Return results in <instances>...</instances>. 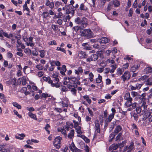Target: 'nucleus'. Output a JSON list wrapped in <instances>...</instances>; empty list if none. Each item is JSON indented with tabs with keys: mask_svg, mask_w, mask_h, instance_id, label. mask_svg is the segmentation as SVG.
<instances>
[{
	"mask_svg": "<svg viewBox=\"0 0 152 152\" xmlns=\"http://www.w3.org/2000/svg\"><path fill=\"white\" fill-rule=\"evenodd\" d=\"M13 37V34H12L10 33L8 35L7 33L5 34V37L7 38L10 39L11 37Z\"/></svg>",
	"mask_w": 152,
	"mask_h": 152,
	"instance_id": "obj_44",
	"label": "nucleus"
},
{
	"mask_svg": "<svg viewBox=\"0 0 152 152\" xmlns=\"http://www.w3.org/2000/svg\"><path fill=\"white\" fill-rule=\"evenodd\" d=\"M39 52L40 53V56L43 58L45 56V51L44 50H40L39 51Z\"/></svg>",
	"mask_w": 152,
	"mask_h": 152,
	"instance_id": "obj_52",
	"label": "nucleus"
},
{
	"mask_svg": "<svg viewBox=\"0 0 152 152\" xmlns=\"http://www.w3.org/2000/svg\"><path fill=\"white\" fill-rule=\"evenodd\" d=\"M45 5L48 6L51 9H53L54 7V3L53 2H51L49 0H46Z\"/></svg>",
	"mask_w": 152,
	"mask_h": 152,
	"instance_id": "obj_10",
	"label": "nucleus"
},
{
	"mask_svg": "<svg viewBox=\"0 0 152 152\" xmlns=\"http://www.w3.org/2000/svg\"><path fill=\"white\" fill-rule=\"evenodd\" d=\"M140 66V65L139 64H137L136 66L134 65L131 67V70L133 72H135L136 70L138 69Z\"/></svg>",
	"mask_w": 152,
	"mask_h": 152,
	"instance_id": "obj_21",
	"label": "nucleus"
},
{
	"mask_svg": "<svg viewBox=\"0 0 152 152\" xmlns=\"http://www.w3.org/2000/svg\"><path fill=\"white\" fill-rule=\"evenodd\" d=\"M114 115L113 113H111L110 114L108 117V121L110 122L111 120L113 118Z\"/></svg>",
	"mask_w": 152,
	"mask_h": 152,
	"instance_id": "obj_47",
	"label": "nucleus"
},
{
	"mask_svg": "<svg viewBox=\"0 0 152 152\" xmlns=\"http://www.w3.org/2000/svg\"><path fill=\"white\" fill-rule=\"evenodd\" d=\"M61 90L62 91H64V92H66L68 91V89L67 88H66V87L65 86H61Z\"/></svg>",
	"mask_w": 152,
	"mask_h": 152,
	"instance_id": "obj_46",
	"label": "nucleus"
},
{
	"mask_svg": "<svg viewBox=\"0 0 152 152\" xmlns=\"http://www.w3.org/2000/svg\"><path fill=\"white\" fill-rule=\"evenodd\" d=\"M58 131L61 132L62 134H64V136L65 137H66L67 136V134H66V130L65 129H64L61 128L60 130H58Z\"/></svg>",
	"mask_w": 152,
	"mask_h": 152,
	"instance_id": "obj_29",
	"label": "nucleus"
},
{
	"mask_svg": "<svg viewBox=\"0 0 152 152\" xmlns=\"http://www.w3.org/2000/svg\"><path fill=\"white\" fill-rule=\"evenodd\" d=\"M49 62L51 66L52 67H55V65L57 66H60L61 65V64L59 61H55L53 60H50Z\"/></svg>",
	"mask_w": 152,
	"mask_h": 152,
	"instance_id": "obj_11",
	"label": "nucleus"
},
{
	"mask_svg": "<svg viewBox=\"0 0 152 152\" xmlns=\"http://www.w3.org/2000/svg\"><path fill=\"white\" fill-rule=\"evenodd\" d=\"M122 135V133H119L116 137L115 141H120L123 140V138L121 136Z\"/></svg>",
	"mask_w": 152,
	"mask_h": 152,
	"instance_id": "obj_25",
	"label": "nucleus"
},
{
	"mask_svg": "<svg viewBox=\"0 0 152 152\" xmlns=\"http://www.w3.org/2000/svg\"><path fill=\"white\" fill-rule=\"evenodd\" d=\"M48 44L49 45H57V43L55 40L50 41V42H48Z\"/></svg>",
	"mask_w": 152,
	"mask_h": 152,
	"instance_id": "obj_59",
	"label": "nucleus"
},
{
	"mask_svg": "<svg viewBox=\"0 0 152 152\" xmlns=\"http://www.w3.org/2000/svg\"><path fill=\"white\" fill-rule=\"evenodd\" d=\"M83 70L81 67H79L77 69L75 70V73L77 75H79L80 73H82Z\"/></svg>",
	"mask_w": 152,
	"mask_h": 152,
	"instance_id": "obj_19",
	"label": "nucleus"
},
{
	"mask_svg": "<svg viewBox=\"0 0 152 152\" xmlns=\"http://www.w3.org/2000/svg\"><path fill=\"white\" fill-rule=\"evenodd\" d=\"M80 9L81 10H85V5L83 4H82L80 5Z\"/></svg>",
	"mask_w": 152,
	"mask_h": 152,
	"instance_id": "obj_62",
	"label": "nucleus"
},
{
	"mask_svg": "<svg viewBox=\"0 0 152 152\" xmlns=\"http://www.w3.org/2000/svg\"><path fill=\"white\" fill-rule=\"evenodd\" d=\"M51 27L54 31H56L58 29V26L57 25L52 24Z\"/></svg>",
	"mask_w": 152,
	"mask_h": 152,
	"instance_id": "obj_42",
	"label": "nucleus"
},
{
	"mask_svg": "<svg viewBox=\"0 0 152 152\" xmlns=\"http://www.w3.org/2000/svg\"><path fill=\"white\" fill-rule=\"evenodd\" d=\"M76 91L77 90L74 88H72L71 90V92L72 94L75 96L76 95Z\"/></svg>",
	"mask_w": 152,
	"mask_h": 152,
	"instance_id": "obj_43",
	"label": "nucleus"
},
{
	"mask_svg": "<svg viewBox=\"0 0 152 152\" xmlns=\"http://www.w3.org/2000/svg\"><path fill=\"white\" fill-rule=\"evenodd\" d=\"M81 19L79 17L75 19V22L77 24H80Z\"/></svg>",
	"mask_w": 152,
	"mask_h": 152,
	"instance_id": "obj_35",
	"label": "nucleus"
},
{
	"mask_svg": "<svg viewBox=\"0 0 152 152\" xmlns=\"http://www.w3.org/2000/svg\"><path fill=\"white\" fill-rule=\"evenodd\" d=\"M110 67H111L112 69L110 70V73H112L114 72L115 70L117 68V65L116 64H114L113 65H111L110 66Z\"/></svg>",
	"mask_w": 152,
	"mask_h": 152,
	"instance_id": "obj_22",
	"label": "nucleus"
},
{
	"mask_svg": "<svg viewBox=\"0 0 152 152\" xmlns=\"http://www.w3.org/2000/svg\"><path fill=\"white\" fill-rule=\"evenodd\" d=\"M117 72L118 74L121 75L122 74V70L120 68H118L117 69Z\"/></svg>",
	"mask_w": 152,
	"mask_h": 152,
	"instance_id": "obj_64",
	"label": "nucleus"
},
{
	"mask_svg": "<svg viewBox=\"0 0 152 152\" xmlns=\"http://www.w3.org/2000/svg\"><path fill=\"white\" fill-rule=\"evenodd\" d=\"M69 148L72 152H74L75 151H80V149L76 147L73 141L71 144H69Z\"/></svg>",
	"mask_w": 152,
	"mask_h": 152,
	"instance_id": "obj_7",
	"label": "nucleus"
},
{
	"mask_svg": "<svg viewBox=\"0 0 152 152\" xmlns=\"http://www.w3.org/2000/svg\"><path fill=\"white\" fill-rule=\"evenodd\" d=\"M29 116L31 118H32L35 120H37V119L36 118V116L35 115L33 114L31 112H29L28 113Z\"/></svg>",
	"mask_w": 152,
	"mask_h": 152,
	"instance_id": "obj_30",
	"label": "nucleus"
},
{
	"mask_svg": "<svg viewBox=\"0 0 152 152\" xmlns=\"http://www.w3.org/2000/svg\"><path fill=\"white\" fill-rule=\"evenodd\" d=\"M113 5L115 7H118L120 5V2L118 0H114L113 1Z\"/></svg>",
	"mask_w": 152,
	"mask_h": 152,
	"instance_id": "obj_24",
	"label": "nucleus"
},
{
	"mask_svg": "<svg viewBox=\"0 0 152 152\" xmlns=\"http://www.w3.org/2000/svg\"><path fill=\"white\" fill-rule=\"evenodd\" d=\"M33 37H30L28 38L29 42H26V44L27 46H30L33 47L34 45V44L33 43Z\"/></svg>",
	"mask_w": 152,
	"mask_h": 152,
	"instance_id": "obj_14",
	"label": "nucleus"
},
{
	"mask_svg": "<svg viewBox=\"0 0 152 152\" xmlns=\"http://www.w3.org/2000/svg\"><path fill=\"white\" fill-rule=\"evenodd\" d=\"M116 134H115L114 132H112L111 134L110 135L109 137L110 138V139L109 140V142H111L112 141V140L115 137Z\"/></svg>",
	"mask_w": 152,
	"mask_h": 152,
	"instance_id": "obj_31",
	"label": "nucleus"
},
{
	"mask_svg": "<svg viewBox=\"0 0 152 152\" xmlns=\"http://www.w3.org/2000/svg\"><path fill=\"white\" fill-rule=\"evenodd\" d=\"M23 10H26L28 12H30V10L27 7V4L26 3H25L23 6Z\"/></svg>",
	"mask_w": 152,
	"mask_h": 152,
	"instance_id": "obj_41",
	"label": "nucleus"
},
{
	"mask_svg": "<svg viewBox=\"0 0 152 152\" xmlns=\"http://www.w3.org/2000/svg\"><path fill=\"white\" fill-rule=\"evenodd\" d=\"M42 97L45 98H46L47 97H51V98H50V99H54V98L53 96H51L50 94L49 95L47 94H46V93H43L42 94Z\"/></svg>",
	"mask_w": 152,
	"mask_h": 152,
	"instance_id": "obj_28",
	"label": "nucleus"
},
{
	"mask_svg": "<svg viewBox=\"0 0 152 152\" xmlns=\"http://www.w3.org/2000/svg\"><path fill=\"white\" fill-rule=\"evenodd\" d=\"M142 86V84L137 83L135 86L130 85L129 87L131 91H133L136 89L139 90Z\"/></svg>",
	"mask_w": 152,
	"mask_h": 152,
	"instance_id": "obj_9",
	"label": "nucleus"
},
{
	"mask_svg": "<svg viewBox=\"0 0 152 152\" xmlns=\"http://www.w3.org/2000/svg\"><path fill=\"white\" fill-rule=\"evenodd\" d=\"M96 131L98 133H100V128L99 122V121L96 120L94 122Z\"/></svg>",
	"mask_w": 152,
	"mask_h": 152,
	"instance_id": "obj_12",
	"label": "nucleus"
},
{
	"mask_svg": "<svg viewBox=\"0 0 152 152\" xmlns=\"http://www.w3.org/2000/svg\"><path fill=\"white\" fill-rule=\"evenodd\" d=\"M113 7V2H110L109 3L107 9V12L109 11Z\"/></svg>",
	"mask_w": 152,
	"mask_h": 152,
	"instance_id": "obj_27",
	"label": "nucleus"
},
{
	"mask_svg": "<svg viewBox=\"0 0 152 152\" xmlns=\"http://www.w3.org/2000/svg\"><path fill=\"white\" fill-rule=\"evenodd\" d=\"M131 94L133 97L137 96L138 94V93L135 91H132L131 92Z\"/></svg>",
	"mask_w": 152,
	"mask_h": 152,
	"instance_id": "obj_55",
	"label": "nucleus"
},
{
	"mask_svg": "<svg viewBox=\"0 0 152 152\" xmlns=\"http://www.w3.org/2000/svg\"><path fill=\"white\" fill-rule=\"evenodd\" d=\"M62 138L60 136H58L55 138L53 141V145L56 149L60 148L61 143V141Z\"/></svg>",
	"mask_w": 152,
	"mask_h": 152,
	"instance_id": "obj_3",
	"label": "nucleus"
},
{
	"mask_svg": "<svg viewBox=\"0 0 152 152\" xmlns=\"http://www.w3.org/2000/svg\"><path fill=\"white\" fill-rule=\"evenodd\" d=\"M132 131H133V130L134 129H137L138 127L134 123H133L132 124Z\"/></svg>",
	"mask_w": 152,
	"mask_h": 152,
	"instance_id": "obj_53",
	"label": "nucleus"
},
{
	"mask_svg": "<svg viewBox=\"0 0 152 152\" xmlns=\"http://www.w3.org/2000/svg\"><path fill=\"white\" fill-rule=\"evenodd\" d=\"M98 41L101 44H102L108 42L110 41V39L107 37H102L101 39H99Z\"/></svg>",
	"mask_w": 152,
	"mask_h": 152,
	"instance_id": "obj_8",
	"label": "nucleus"
},
{
	"mask_svg": "<svg viewBox=\"0 0 152 152\" xmlns=\"http://www.w3.org/2000/svg\"><path fill=\"white\" fill-rule=\"evenodd\" d=\"M134 143L133 142H131L130 144V145L129 146L128 148V150L131 151L132 149L134 148Z\"/></svg>",
	"mask_w": 152,
	"mask_h": 152,
	"instance_id": "obj_37",
	"label": "nucleus"
},
{
	"mask_svg": "<svg viewBox=\"0 0 152 152\" xmlns=\"http://www.w3.org/2000/svg\"><path fill=\"white\" fill-rule=\"evenodd\" d=\"M73 122L74 123V127L76 129H77V131L80 130L81 129V127L80 126H78V122H76L75 121H74Z\"/></svg>",
	"mask_w": 152,
	"mask_h": 152,
	"instance_id": "obj_23",
	"label": "nucleus"
},
{
	"mask_svg": "<svg viewBox=\"0 0 152 152\" xmlns=\"http://www.w3.org/2000/svg\"><path fill=\"white\" fill-rule=\"evenodd\" d=\"M89 79L90 80V81L91 82H92L94 80L93 77H94V75L92 72H90L89 73Z\"/></svg>",
	"mask_w": 152,
	"mask_h": 152,
	"instance_id": "obj_38",
	"label": "nucleus"
},
{
	"mask_svg": "<svg viewBox=\"0 0 152 152\" xmlns=\"http://www.w3.org/2000/svg\"><path fill=\"white\" fill-rule=\"evenodd\" d=\"M80 24L81 26H84L85 27L87 25V19L86 18L83 17L81 18Z\"/></svg>",
	"mask_w": 152,
	"mask_h": 152,
	"instance_id": "obj_13",
	"label": "nucleus"
},
{
	"mask_svg": "<svg viewBox=\"0 0 152 152\" xmlns=\"http://www.w3.org/2000/svg\"><path fill=\"white\" fill-rule=\"evenodd\" d=\"M82 36L87 37H91L92 36V32L89 29H84L80 31Z\"/></svg>",
	"mask_w": 152,
	"mask_h": 152,
	"instance_id": "obj_2",
	"label": "nucleus"
},
{
	"mask_svg": "<svg viewBox=\"0 0 152 152\" xmlns=\"http://www.w3.org/2000/svg\"><path fill=\"white\" fill-rule=\"evenodd\" d=\"M122 129V127L120 125H118L115 128L114 132L115 134H117Z\"/></svg>",
	"mask_w": 152,
	"mask_h": 152,
	"instance_id": "obj_17",
	"label": "nucleus"
},
{
	"mask_svg": "<svg viewBox=\"0 0 152 152\" xmlns=\"http://www.w3.org/2000/svg\"><path fill=\"white\" fill-rule=\"evenodd\" d=\"M13 112L14 114L16 115L19 118H22L21 116L18 113V112L16 110H14Z\"/></svg>",
	"mask_w": 152,
	"mask_h": 152,
	"instance_id": "obj_61",
	"label": "nucleus"
},
{
	"mask_svg": "<svg viewBox=\"0 0 152 152\" xmlns=\"http://www.w3.org/2000/svg\"><path fill=\"white\" fill-rule=\"evenodd\" d=\"M48 83L51 84V85L52 87H55L56 88H58L60 87L59 83H53L52 80H50L48 82Z\"/></svg>",
	"mask_w": 152,
	"mask_h": 152,
	"instance_id": "obj_15",
	"label": "nucleus"
},
{
	"mask_svg": "<svg viewBox=\"0 0 152 152\" xmlns=\"http://www.w3.org/2000/svg\"><path fill=\"white\" fill-rule=\"evenodd\" d=\"M46 104H44L42 105L41 107H40L39 108H38L37 110L38 111H39L41 110H43L45 108H46Z\"/></svg>",
	"mask_w": 152,
	"mask_h": 152,
	"instance_id": "obj_48",
	"label": "nucleus"
},
{
	"mask_svg": "<svg viewBox=\"0 0 152 152\" xmlns=\"http://www.w3.org/2000/svg\"><path fill=\"white\" fill-rule=\"evenodd\" d=\"M42 16L44 18H47L49 16V13L47 11L44 12L42 14Z\"/></svg>",
	"mask_w": 152,
	"mask_h": 152,
	"instance_id": "obj_33",
	"label": "nucleus"
},
{
	"mask_svg": "<svg viewBox=\"0 0 152 152\" xmlns=\"http://www.w3.org/2000/svg\"><path fill=\"white\" fill-rule=\"evenodd\" d=\"M141 108L140 106L136 108V111L138 114H140L141 113Z\"/></svg>",
	"mask_w": 152,
	"mask_h": 152,
	"instance_id": "obj_49",
	"label": "nucleus"
},
{
	"mask_svg": "<svg viewBox=\"0 0 152 152\" xmlns=\"http://www.w3.org/2000/svg\"><path fill=\"white\" fill-rule=\"evenodd\" d=\"M21 81L22 82V84L23 85H25L26 84L27 82L25 77H23L22 78Z\"/></svg>",
	"mask_w": 152,
	"mask_h": 152,
	"instance_id": "obj_40",
	"label": "nucleus"
},
{
	"mask_svg": "<svg viewBox=\"0 0 152 152\" xmlns=\"http://www.w3.org/2000/svg\"><path fill=\"white\" fill-rule=\"evenodd\" d=\"M98 58V56L96 54H93L89 57L86 59V61L90 62L91 61H95Z\"/></svg>",
	"mask_w": 152,
	"mask_h": 152,
	"instance_id": "obj_6",
	"label": "nucleus"
},
{
	"mask_svg": "<svg viewBox=\"0 0 152 152\" xmlns=\"http://www.w3.org/2000/svg\"><path fill=\"white\" fill-rule=\"evenodd\" d=\"M124 99L125 100H126L125 104V105L128 107H131L133 99L131 97L130 94L129 92H127L125 94Z\"/></svg>",
	"mask_w": 152,
	"mask_h": 152,
	"instance_id": "obj_1",
	"label": "nucleus"
},
{
	"mask_svg": "<svg viewBox=\"0 0 152 152\" xmlns=\"http://www.w3.org/2000/svg\"><path fill=\"white\" fill-rule=\"evenodd\" d=\"M107 61L108 62L110 63L111 64H113L115 63V61L113 59H108L107 60Z\"/></svg>",
	"mask_w": 152,
	"mask_h": 152,
	"instance_id": "obj_60",
	"label": "nucleus"
},
{
	"mask_svg": "<svg viewBox=\"0 0 152 152\" xmlns=\"http://www.w3.org/2000/svg\"><path fill=\"white\" fill-rule=\"evenodd\" d=\"M80 80V77H77L76 78L75 77H72V76L70 77H68V80L69 81H71L72 83L74 84H77L80 85V82L79 81Z\"/></svg>",
	"mask_w": 152,
	"mask_h": 152,
	"instance_id": "obj_4",
	"label": "nucleus"
},
{
	"mask_svg": "<svg viewBox=\"0 0 152 152\" xmlns=\"http://www.w3.org/2000/svg\"><path fill=\"white\" fill-rule=\"evenodd\" d=\"M118 148V145L115 144L111 145L109 147V150L110 151H114L117 149Z\"/></svg>",
	"mask_w": 152,
	"mask_h": 152,
	"instance_id": "obj_16",
	"label": "nucleus"
},
{
	"mask_svg": "<svg viewBox=\"0 0 152 152\" xmlns=\"http://www.w3.org/2000/svg\"><path fill=\"white\" fill-rule=\"evenodd\" d=\"M152 71V68L150 67H148L145 68L144 69V72L147 74L151 73Z\"/></svg>",
	"mask_w": 152,
	"mask_h": 152,
	"instance_id": "obj_26",
	"label": "nucleus"
},
{
	"mask_svg": "<svg viewBox=\"0 0 152 152\" xmlns=\"http://www.w3.org/2000/svg\"><path fill=\"white\" fill-rule=\"evenodd\" d=\"M110 1V0H100V3L103 6H104L106 2H109Z\"/></svg>",
	"mask_w": 152,
	"mask_h": 152,
	"instance_id": "obj_50",
	"label": "nucleus"
},
{
	"mask_svg": "<svg viewBox=\"0 0 152 152\" xmlns=\"http://www.w3.org/2000/svg\"><path fill=\"white\" fill-rule=\"evenodd\" d=\"M137 104L136 102H134L133 103H132V105H131V106H132V109H134L136 108V107H137Z\"/></svg>",
	"mask_w": 152,
	"mask_h": 152,
	"instance_id": "obj_57",
	"label": "nucleus"
},
{
	"mask_svg": "<svg viewBox=\"0 0 152 152\" xmlns=\"http://www.w3.org/2000/svg\"><path fill=\"white\" fill-rule=\"evenodd\" d=\"M12 104L14 106L16 107L18 109H20L21 108V106L16 102H13Z\"/></svg>",
	"mask_w": 152,
	"mask_h": 152,
	"instance_id": "obj_36",
	"label": "nucleus"
},
{
	"mask_svg": "<svg viewBox=\"0 0 152 152\" xmlns=\"http://www.w3.org/2000/svg\"><path fill=\"white\" fill-rule=\"evenodd\" d=\"M102 76L99 75L98 77L96 78V82L97 83H99L102 81Z\"/></svg>",
	"mask_w": 152,
	"mask_h": 152,
	"instance_id": "obj_32",
	"label": "nucleus"
},
{
	"mask_svg": "<svg viewBox=\"0 0 152 152\" xmlns=\"http://www.w3.org/2000/svg\"><path fill=\"white\" fill-rule=\"evenodd\" d=\"M0 97L2 99L3 102H5L7 101L6 99H5L4 95L2 93H0Z\"/></svg>",
	"mask_w": 152,
	"mask_h": 152,
	"instance_id": "obj_34",
	"label": "nucleus"
},
{
	"mask_svg": "<svg viewBox=\"0 0 152 152\" xmlns=\"http://www.w3.org/2000/svg\"><path fill=\"white\" fill-rule=\"evenodd\" d=\"M151 79L149 78L146 81V84L147 85H152V80H151Z\"/></svg>",
	"mask_w": 152,
	"mask_h": 152,
	"instance_id": "obj_51",
	"label": "nucleus"
},
{
	"mask_svg": "<svg viewBox=\"0 0 152 152\" xmlns=\"http://www.w3.org/2000/svg\"><path fill=\"white\" fill-rule=\"evenodd\" d=\"M74 130L72 129L71 130L70 132L68 135L67 137L68 138L71 139L74 136Z\"/></svg>",
	"mask_w": 152,
	"mask_h": 152,
	"instance_id": "obj_20",
	"label": "nucleus"
},
{
	"mask_svg": "<svg viewBox=\"0 0 152 152\" xmlns=\"http://www.w3.org/2000/svg\"><path fill=\"white\" fill-rule=\"evenodd\" d=\"M130 77V73L128 71H126L121 76L124 82H125L126 80H128Z\"/></svg>",
	"mask_w": 152,
	"mask_h": 152,
	"instance_id": "obj_5",
	"label": "nucleus"
},
{
	"mask_svg": "<svg viewBox=\"0 0 152 152\" xmlns=\"http://www.w3.org/2000/svg\"><path fill=\"white\" fill-rule=\"evenodd\" d=\"M43 80L46 81H48V82L50 80H51L50 79V77H43Z\"/></svg>",
	"mask_w": 152,
	"mask_h": 152,
	"instance_id": "obj_56",
	"label": "nucleus"
},
{
	"mask_svg": "<svg viewBox=\"0 0 152 152\" xmlns=\"http://www.w3.org/2000/svg\"><path fill=\"white\" fill-rule=\"evenodd\" d=\"M6 34V33L4 32L3 30H0V37H3V35L5 37V34Z\"/></svg>",
	"mask_w": 152,
	"mask_h": 152,
	"instance_id": "obj_54",
	"label": "nucleus"
},
{
	"mask_svg": "<svg viewBox=\"0 0 152 152\" xmlns=\"http://www.w3.org/2000/svg\"><path fill=\"white\" fill-rule=\"evenodd\" d=\"M36 68L39 70H42L43 69V66L41 64H39L37 65Z\"/></svg>",
	"mask_w": 152,
	"mask_h": 152,
	"instance_id": "obj_58",
	"label": "nucleus"
},
{
	"mask_svg": "<svg viewBox=\"0 0 152 152\" xmlns=\"http://www.w3.org/2000/svg\"><path fill=\"white\" fill-rule=\"evenodd\" d=\"M56 50H57L60 51L61 52H63L65 53H66V51L63 48L58 47H57Z\"/></svg>",
	"mask_w": 152,
	"mask_h": 152,
	"instance_id": "obj_39",
	"label": "nucleus"
},
{
	"mask_svg": "<svg viewBox=\"0 0 152 152\" xmlns=\"http://www.w3.org/2000/svg\"><path fill=\"white\" fill-rule=\"evenodd\" d=\"M62 4V3L60 1H57L55 3V5L56 7H58Z\"/></svg>",
	"mask_w": 152,
	"mask_h": 152,
	"instance_id": "obj_63",
	"label": "nucleus"
},
{
	"mask_svg": "<svg viewBox=\"0 0 152 152\" xmlns=\"http://www.w3.org/2000/svg\"><path fill=\"white\" fill-rule=\"evenodd\" d=\"M50 127V125L49 124H47L46 125V126L45 127V129L47 131L48 134H50V131L49 130H48V129H49Z\"/></svg>",
	"mask_w": 152,
	"mask_h": 152,
	"instance_id": "obj_45",
	"label": "nucleus"
},
{
	"mask_svg": "<svg viewBox=\"0 0 152 152\" xmlns=\"http://www.w3.org/2000/svg\"><path fill=\"white\" fill-rule=\"evenodd\" d=\"M58 75L54 74L52 77L53 78V81L54 83H58L59 82V79L58 78Z\"/></svg>",
	"mask_w": 152,
	"mask_h": 152,
	"instance_id": "obj_18",
	"label": "nucleus"
}]
</instances>
